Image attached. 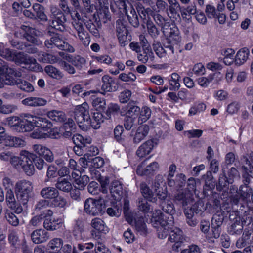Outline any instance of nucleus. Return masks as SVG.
Wrapping results in <instances>:
<instances>
[{
	"label": "nucleus",
	"instance_id": "1",
	"mask_svg": "<svg viewBox=\"0 0 253 253\" xmlns=\"http://www.w3.org/2000/svg\"><path fill=\"white\" fill-rule=\"evenodd\" d=\"M22 76L21 72H15L12 69L8 68L5 62L0 59V77L4 84H16L19 88L25 91H33L34 87L29 83L18 78Z\"/></svg>",
	"mask_w": 253,
	"mask_h": 253
},
{
	"label": "nucleus",
	"instance_id": "2",
	"mask_svg": "<svg viewBox=\"0 0 253 253\" xmlns=\"http://www.w3.org/2000/svg\"><path fill=\"white\" fill-rule=\"evenodd\" d=\"M0 55L8 60L13 61L18 64H24L28 70L39 72L42 69L36 59L21 52H16L8 48L0 49Z\"/></svg>",
	"mask_w": 253,
	"mask_h": 253
},
{
	"label": "nucleus",
	"instance_id": "3",
	"mask_svg": "<svg viewBox=\"0 0 253 253\" xmlns=\"http://www.w3.org/2000/svg\"><path fill=\"white\" fill-rule=\"evenodd\" d=\"M4 123L9 126H48V125H51L47 119L30 114L25 115L24 117L21 119L16 116L8 117Z\"/></svg>",
	"mask_w": 253,
	"mask_h": 253
},
{
	"label": "nucleus",
	"instance_id": "4",
	"mask_svg": "<svg viewBox=\"0 0 253 253\" xmlns=\"http://www.w3.org/2000/svg\"><path fill=\"white\" fill-rule=\"evenodd\" d=\"M35 155L26 150L20 152V156L11 158V164L16 168L21 167L28 175H32L35 171L33 165Z\"/></svg>",
	"mask_w": 253,
	"mask_h": 253
},
{
	"label": "nucleus",
	"instance_id": "5",
	"mask_svg": "<svg viewBox=\"0 0 253 253\" xmlns=\"http://www.w3.org/2000/svg\"><path fill=\"white\" fill-rule=\"evenodd\" d=\"M152 222H154L155 226H159L158 227V237L161 239L165 238L169 230L173 228V224L172 226L168 225L169 221L164 219V215L160 210H156L153 213Z\"/></svg>",
	"mask_w": 253,
	"mask_h": 253
},
{
	"label": "nucleus",
	"instance_id": "6",
	"mask_svg": "<svg viewBox=\"0 0 253 253\" xmlns=\"http://www.w3.org/2000/svg\"><path fill=\"white\" fill-rule=\"evenodd\" d=\"M33 190L31 182L26 180L18 181L15 184V192L17 199L23 204L28 202Z\"/></svg>",
	"mask_w": 253,
	"mask_h": 253
},
{
	"label": "nucleus",
	"instance_id": "7",
	"mask_svg": "<svg viewBox=\"0 0 253 253\" xmlns=\"http://www.w3.org/2000/svg\"><path fill=\"white\" fill-rule=\"evenodd\" d=\"M103 202L102 199H87L84 204L85 212L93 216L101 214L104 209Z\"/></svg>",
	"mask_w": 253,
	"mask_h": 253
},
{
	"label": "nucleus",
	"instance_id": "8",
	"mask_svg": "<svg viewBox=\"0 0 253 253\" xmlns=\"http://www.w3.org/2000/svg\"><path fill=\"white\" fill-rule=\"evenodd\" d=\"M163 32L167 37L168 42L170 44L169 45L166 46V48L169 50V54H173V45L178 44L180 41L179 30L175 26L172 25L169 28H164Z\"/></svg>",
	"mask_w": 253,
	"mask_h": 253
},
{
	"label": "nucleus",
	"instance_id": "9",
	"mask_svg": "<svg viewBox=\"0 0 253 253\" xmlns=\"http://www.w3.org/2000/svg\"><path fill=\"white\" fill-rule=\"evenodd\" d=\"M53 214V211L50 210L43 211L45 218L43 222V226L47 230L54 231L57 230L62 227L64 224V220L62 218L60 217L52 218Z\"/></svg>",
	"mask_w": 253,
	"mask_h": 253
},
{
	"label": "nucleus",
	"instance_id": "10",
	"mask_svg": "<svg viewBox=\"0 0 253 253\" xmlns=\"http://www.w3.org/2000/svg\"><path fill=\"white\" fill-rule=\"evenodd\" d=\"M188 192L187 193L178 194L175 197V199L178 201H181L183 206L184 207L193 202L192 193L195 192L196 187V180L192 178H189L187 184Z\"/></svg>",
	"mask_w": 253,
	"mask_h": 253
},
{
	"label": "nucleus",
	"instance_id": "11",
	"mask_svg": "<svg viewBox=\"0 0 253 253\" xmlns=\"http://www.w3.org/2000/svg\"><path fill=\"white\" fill-rule=\"evenodd\" d=\"M51 18L52 19L51 26L54 29L63 31L65 29L64 25L66 18L64 14L57 7H51Z\"/></svg>",
	"mask_w": 253,
	"mask_h": 253
},
{
	"label": "nucleus",
	"instance_id": "12",
	"mask_svg": "<svg viewBox=\"0 0 253 253\" xmlns=\"http://www.w3.org/2000/svg\"><path fill=\"white\" fill-rule=\"evenodd\" d=\"M91 226L93 229L91 231V235L93 238L99 239L102 235L109 232L108 227L100 218H93L91 221Z\"/></svg>",
	"mask_w": 253,
	"mask_h": 253
},
{
	"label": "nucleus",
	"instance_id": "13",
	"mask_svg": "<svg viewBox=\"0 0 253 253\" xmlns=\"http://www.w3.org/2000/svg\"><path fill=\"white\" fill-rule=\"evenodd\" d=\"M89 106L86 102L76 106L74 110V118L78 126H82V124L89 118Z\"/></svg>",
	"mask_w": 253,
	"mask_h": 253
},
{
	"label": "nucleus",
	"instance_id": "14",
	"mask_svg": "<svg viewBox=\"0 0 253 253\" xmlns=\"http://www.w3.org/2000/svg\"><path fill=\"white\" fill-rule=\"evenodd\" d=\"M139 111L140 108L132 103H129L125 107L121 109V115L126 116L127 118V120L125 121V126H132V117L137 115Z\"/></svg>",
	"mask_w": 253,
	"mask_h": 253
},
{
	"label": "nucleus",
	"instance_id": "15",
	"mask_svg": "<svg viewBox=\"0 0 253 253\" xmlns=\"http://www.w3.org/2000/svg\"><path fill=\"white\" fill-rule=\"evenodd\" d=\"M3 140L6 145L10 147H23L26 145V142L23 139L6 136L4 127H0V143Z\"/></svg>",
	"mask_w": 253,
	"mask_h": 253
},
{
	"label": "nucleus",
	"instance_id": "16",
	"mask_svg": "<svg viewBox=\"0 0 253 253\" xmlns=\"http://www.w3.org/2000/svg\"><path fill=\"white\" fill-rule=\"evenodd\" d=\"M159 140L157 138L148 140L139 147L136 152L137 155L140 158L145 157L157 146Z\"/></svg>",
	"mask_w": 253,
	"mask_h": 253
},
{
	"label": "nucleus",
	"instance_id": "17",
	"mask_svg": "<svg viewBox=\"0 0 253 253\" xmlns=\"http://www.w3.org/2000/svg\"><path fill=\"white\" fill-rule=\"evenodd\" d=\"M159 168V164L157 162H153L146 166V162L143 161L138 165L136 172L139 175H149L154 173Z\"/></svg>",
	"mask_w": 253,
	"mask_h": 253
},
{
	"label": "nucleus",
	"instance_id": "18",
	"mask_svg": "<svg viewBox=\"0 0 253 253\" xmlns=\"http://www.w3.org/2000/svg\"><path fill=\"white\" fill-rule=\"evenodd\" d=\"M117 37L119 43L122 46H125L130 40V35L126 26L123 24L117 22Z\"/></svg>",
	"mask_w": 253,
	"mask_h": 253
},
{
	"label": "nucleus",
	"instance_id": "19",
	"mask_svg": "<svg viewBox=\"0 0 253 253\" xmlns=\"http://www.w3.org/2000/svg\"><path fill=\"white\" fill-rule=\"evenodd\" d=\"M169 241L171 243H174L173 249L176 250L180 247L183 241L182 232L179 228L173 226V228L169 233Z\"/></svg>",
	"mask_w": 253,
	"mask_h": 253
},
{
	"label": "nucleus",
	"instance_id": "20",
	"mask_svg": "<svg viewBox=\"0 0 253 253\" xmlns=\"http://www.w3.org/2000/svg\"><path fill=\"white\" fill-rule=\"evenodd\" d=\"M48 117L52 120L56 122H64L65 124H68L69 126L75 125L72 119H69L68 121L65 122V114L63 112L59 110H52L47 113Z\"/></svg>",
	"mask_w": 253,
	"mask_h": 253
},
{
	"label": "nucleus",
	"instance_id": "21",
	"mask_svg": "<svg viewBox=\"0 0 253 253\" xmlns=\"http://www.w3.org/2000/svg\"><path fill=\"white\" fill-rule=\"evenodd\" d=\"M49 238L48 233L42 229L35 230L31 233L32 241L35 244L45 242Z\"/></svg>",
	"mask_w": 253,
	"mask_h": 253
},
{
	"label": "nucleus",
	"instance_id": "22",
	"mask_svg": "<svg viewBox=\"0 0 253 253\" xmlns=\"http://www.w3.org/2000/svg\"><path fill=\"white\" fill-rule=\"evenodd\" d=\"M34 151L40 156L43 157L47 162H51L54 159L52 152L48 148L39 144L33 146Z\"/></svg>",
	"mask_w": 253,
	"mask_h": 253
},
{
	"label": "nucleus",
	"instance_id": "23",
	"mask_svg": "<svg viewBox=\"0 0 253 253\" xmlns=\"http://www.w3.org/2000/svg\"><path fill=\"white\" fill-rule=\"evenodd\" d=\"M74 25L79 39L85 46H88L90 42V39L88 33L84 30L83 24H74Z\"/></svg>",
	"mask_w": 253,
	"mask_h": 253
},
{
	"label": "nucleus",
	"instance_id": "24",
	"mask_svg": "<svg viewBox=\"0 0 253 253\" xmlns=\"http://www.w3.org/2000/svg\"><path fill=\"white\" fill-rule=\"evenodd\" d=\"M250 52L249 48L243 47L239 49L235 55V65L240 66L249 59Z\"/></svg>",
	"mask_w": 253,
	"mask_h": 253
},
{
	"label": "nucleus",
	"instance_id": "25",
	"mask_svg": "<svg viewBox=\"0 0 253 253\" xmlns=\"http://www.w3.org/2000/svg\"><path fill=\"white\" fill-rule=\"evenodd\" d=\"M51 42L54 43L55 46L61 50H66L70 52H73L74 51L73 47L61 40L57 34L51 38Z\"/></svg>",
	"mask_w": 253,
	"mask_h": 253
},
{
	"label": "nucleus",
	"instance_id": "26",
	"mask_svg": "<svg viewBox=\"0 0 253 253\" xmlns=\"http://www.w3.org/2000/svg\"><path fill=\"white\" fill-rule=\"evenodd\" d=\"M253 242V231L245 230L243 233L241 239H239L236 242V246L239 248L244 247L246 244H251Z\"/></svg>",
	"mask_w": 253,
	"mask_h": 253
},
{
	"label": "nucleus",
	"instance_id": "27",
	"mask_svg": "<svg viewBox=\"0 0 253 253\" xmlns=\"http://www.w3.org/2000/svg\"><path fill=\"white\" fill-rule=\"evenodd\" d=\"M110 193L115 200H120L123 194V186L118 181L112 182L110 186Z\"/></svg>",
	"mask_w": 253,
	"mask_h": 253
},
{
	"label": "nucleus",
	"instance_id": "28",
	"mask_svg": "<svg viewBox=\"0 0 253 253\" xmlns=\"http://www.w3.org/2000/svg\"><path fill=\"white\" fill-rule=\"evenodd\" d=\"M67 244L64 245L63 241L61 238H54L48 242L47 248L48 250L52 251V252H57L62 250Z\"/></svg>",
	"mask_w": 253,
	"mask_h": 253
},
{
	"label": "nucleus",
	"instance_id": "29",
	"mask_svg": "<svg viewBox=\"0 0 253 253\" xmlns=\"http://www.w3.org/2000/svg\"><path fill=\"white\" fill-rule=\"evenodd\" d=\"M134 128L132 131L134 141L136 143H138L148 135L149 131V127Z\"/></svg>",
	"mask_w": 253,
	"mask_h": 253
},
{
	"label": "nucleus",
	"instance_id": "30",
	"mask_svg": "<svg viewBox=\"0 0 253 253\" xmlns=\"http://www.w3.org/2000/svg\"><path fill=\"white\" fill-rule=\"evenodd\" d=\"M23 104L30 106H44L47 103V101L41 97H30L22 101Z\"/></svg>",
	"mask_w": 253,
	"mask_h": 253
},
{
	"label": "nucleus",
	"instance_id": "31",
	"mask_svg": "<svg viewBox=\"0 0 253 253\" xmlns=\"http://www.w3.org/2000/svg\"><path fill=\"white\" fill-rule=\"evenodd\" d=\"M38 30L32 28H29L26 32L25 38L27 41L35 44H40L41 42L39 41L38 37L41 35Z\"/></svg>",
	"mask_w": 253,
	"mask_h": 253
},
{
	"label": "nucleus",
	"instance_id": "32",
	"mask_svg": "<svg viewBox=\"0 0 253 253\" xmlns=\"http://www.w3.org/2000/svg\"><path fill=\"white\" fill-rule=\"evenodd\" d=\"M102 87L101 89L107 92H112L116 90L115 87H113V85L115 82L114 80L109 75H104L102 78Z\"/></svg>",
	"mask_w": 253,
	"mask_h": 253
},
{
	"label": "nucleus",
	"instance_id": "33",
	"mask_svg": "<svg viewBox=\"0 0 253 253\" xmlns=\"http://www.w3.org/2000/svg\"><path fill=\"white\" fill-rule=\"evenodd\" d=\"M163 211L169 214L168 217H165L164 219L169 221L168 225L172 226L174 224V219L172 215L175 212L173 204L170 202H168L166 206L163 207Z\"/></svg>",
	"mask_w": 253,
	"mask_h": 253
},
{
	"label": "nucleus",
	"instance_id": "34",
	"mask_svg": "<svg viewBox=\"0 0 253 253\" xmlns=\"http://www.w3.org/2000/svg\"><path fill=\"white\" fill-rule=\"evenodd\" d=\"M235 51L232 48H227L222 53L224 56L223 61L224 63L227 65H231L233 63H235Z\"/></svg>",
	"mask_w": 253,
	"mask_h": 253
},
{
	"label": "nucleus",
	"instance_id": "35",
	"mask_svg": "<svg viewBox=\"0 0 253 253\" xmlns=\"http://www.w3.org/2000/svg\"><path fill=\"white\" fill-rule=\"evenodd\" d=\"M137 58L139 61L145 63L149 60L153 61L154 58V55L151 48H144L143 49V52L138 54Z\"/></svg>",
	"mask_w": 253,
	"mask_h": 253
},
{
	"label": "nucleus",
	"instance_id": "36",
	"mask_svg": "<svg viewBox=\"0 0 253 253\" xmlns=\"http://www.w3.org/2000/svg\"><path fill=\"white\" fill-rule=\"evenodd\" d=\"M41 195L45 199H54L59 195V192L54 187H46L41 190Z\"/></svg>",
	"mask_w": 253,
	"mask_h": 253
},
{
	"label": "nucleus",
	"instance_id": "37",
	"mask_svg": "<svg viewBox=\"0 0 253 253\" xmlns=\"http://www.w3.org/2000/svg\"><path fill=\"white\" fill-rule=\"evenodd\" d=\"M141 191L144 197L148 201L152 202H156L157 199L154 197L152 191L150 190L146 184L143 183L140 185Z\"/></svg>",
	"mask_w": 253,
	"mask_h": 253
},
{
	"label": "nucleus",
	"instance_id": "38",
	"mask_svg": "<svg viewBox=\"0 0 253 253\" xmlns=\"http://www.w3.org/2000/svg\"><path fill=\"white\" fill-rule=\"evenodd\" d=\"M180 77L177 73H173L171 74L169 80V89L170 90H177L180 88Z\"/></svg>",
	"mask_w": 253,
	"mask_h": 253
},
{
	"label": "nucleus",
	"instance_id": "39",
	"mask_svg": "<svg viewBox=\"0 0 253 253\" xmlns=\"http://www.w3.org/2000/svg\"><path fill=\"white\" fill-rule=\"evenodd\" d=\"M57 189L64 192H69L72 189L71 183L67 180L63 178H59L56 184Z\"/></svg>",
	"mask_w": 253,
	"mask_h": 253
},
{
	"label": "nucleus",
	"instance_id": "40",
	"mask_svg": "<svg viewBox=\"0 0 253 253\" xmlns=\"http://www.w3.org/2000/svg\"><path fill=\"white\" fill-rule=\"evenodd\" d=\"M44 71L50 77L57 80H60L63 77L62 73L52 65L46 66Z\"/></svg>",
	"mask_w": 253,
	"mask_h": 253
},
{
	"label": "nucleus",
	"instance_id": "41",
	"mask_svg": "<svg viewBox=\"0 0 253 253\" xmlns=\"http://www.w3.org/2000/svg\"><path fill=\"white\" fill-rule=\"evenodd\" d=\"M38 60L44 63H54L58 62L57 58L52 54L41 52L38 54Z\"/></svg>",
	"mask_w": 253,
	"mask_h": 253
},
{
	"label": "nucleus",
	"instance_id": "42",
	"mask_svg": "<svg viewBox=\"0 0 253 253\" xmlns=\"http://www.w3.org/2000/svg\"><path fill=\"white\" fill-rule=\"evenodd\" d=\"M66 59L69 62H71L75 66L80 68L85 63V60L84 58L80 56H72L71 55H66Z\"/></svg>",
	"mask_w": 253,
	"mask_h": 253
},
{
	"label": "nucleus",
	"instance_id": "43",
	"mask_svg": "<svg viewBox=\"0 0 253 253\" xmlns=\"http://www.w3.org/2000/svg\"><path fill=\"white\" fill-rule=\"evenodd\" d=\"M65 127H50L47 128V137L53 139L60 138L62 135Z\"/></svg>",
	"mask_w": 253,
	"mask_h": 253
},
{
	"label": "nucleus",
	"instance_id": "44",
	"mask_svg": "<svg viewBox=\"0 0 253 253\" xmlns=\"http://www.w3.org/2000/svg\"><path fill=\"white\" fill-rule=\"evenodd\" d=\"M241 198L243 200L248 201L250 200V198L252 199L253 190L252 189L246 186H242L240 188Z\"/></svg>",
	"mask_w": 253,
	"mask_h": 253
},
{
	"label": "nucleus",
	"instance_id": "45",
	"mask_svg": "<svg viewBox=\"0 0 253 253\" xmlns=\"http://www.w3.org/2000/svg\"><path fill=\"white\" fill-rule=\"evenodd\" d=\"M47 128L50 127H39L30 134V136L35 139L47 137Z\"/></svg>",
	"mask_w": 253,
	"mask_h": 253
},
{
	"label": "nucleus",
	"instance_id": "46",
	"mask_svg": "<svg viewBox=\"0 0 253 253\" xmlns=\"http://www.w3.org/2000/svg\"><path fill=\"white\" fill-rule=\"evenodd\" d=\"M33 8L38 18L43 21L47 20V16L44 13V8L42 5L39 4H35L33 6Z\"/></svg>",
	"mask_w": 253,
	"mask_h": 253
},
{
	"label": "nucleus",
	"instance_id": "47",
	"mask_svg": "<svg viewBox=\"0 0 253 253\" xmlns=\"http://www.w3.org/2000/svg\"><path fill=\"white\" fill-rule=\"evenodd\" d=\"M214 77V74H211L209 75L207 77H199L197 79V83L202 87H207L210 83L213 80Z\"/></svg>",
	"mask_w": 253,
	"mask_h": 253
},
{
	"label": "nucleus",
	"instance_id": "48",
	"mask_svg": "<svg viewBox=\"0 0 253 253\" xmlns=\"http://www.w3.org/2000/svg\"><path fill=\"white\" fill-rule=\"evenodd\" d=\"M72 139L75 144L80 146H85L86 144L91 143L90 138H84L81 135L78 134L74 135Z\"/></svg>",
	"mask_w": 253,
	"mask_h": 253
},
{
	"label": "nucleus",
	"instance_id": "49",
	"mask_svg": "<svg viewBox=\"0 0 253 253\" xmlns=\"http://www.w3.org/2000/svg\"><path fill=\"white\" fill-rule=\"evenodd\" d=\"M206 107L205 104L203 103H196L189 109V115L193 116L200 113L204 111Z\"/></svg>",
	"mask_w": 253,
	"mask_h": 253
},
{
	"label": "nucleus",
	"instance_id": "50",
	"mask_svg": "<svg viewBox=\"0 0 253 253\" xmlns=\"http://www.w3.org/2000/svg\"><path fill=\"white\" fill-rule=\"evenodd\" d=\"M151 110L147 106L142 107L139 119V123L141 124L146 122L150 117Z\"/></svg>",
	"mask_w": 253,
	"mask_h": 253
},
{
	"label": "nucleus",
	"instance_id": "51",
	"mask_svg": "<svg viewBox=\"0 0 253 253\" xmlns=\"http://www.w3.org/2000/svg\"><path fill=\"white\" fill-rule=\"evenodd\" d=\"M6 200L8 206L11 209L15 210L17 204L12 191H7Z\"/></svg>",
	"mask_w": 253,
	"mask_h": 253
},
{
	"label": "nucleus",
	"instance_id": "52",
	"mask_svg": "<svg viewBox=\"0 0 253 253\" xmlns=\"http://www.w3.org/2000/svg\"><path fill=\"white\" fill-rule=\"evenodd\" d=\"M92 58L96 60L98 63L107 65H111L113 61L112 58L107 54L94 56H92Z\"/></svg>",
	"mask_w": 253,
	"mask_h": 253
},
{
	"label": "nucleus",
	"instance_id": "53",
	"mask_svg": "<svg viewBox=\"0 0 253 253\" xmlns=\"http://www.w3.org/2000/svg\"><path fill=\"white\" fill-rule=\"evenodd\" d=\"M92 106L97 111L101 112L105 108V100L101 98H95L92 101Z\"/></svg>",
	"mask_w": 253,
	"mask_h": 253
},
{
	"label": "nucleus",
	"instance_id": "54",
	"mask_svg": "<svg viewBox=\"0 0 253 253\" xmlns=\"http://www.w3.org/2000/svg\"><path fill=\"white\" fill-rule=\"evenodd\" d=\"M126 12L127 14V18L130 23L134 27H137L139 25V21L134 9L131 8L130 14H128L126 11Z\"/></svg>",
	"mask_w": 253,
	"mask_h": 253
},
{
	"label": "nucleus",
	"instance_id": "55",
	"mask_svg": "<svg viewBox=\"0 0 253 253\" xmlns=\"http://www.w3.org/2000/svg\"><path fill=\"white\" fill-rule=\"evenodd\" d=\"M5 218L7 221L13 226H17L19 225V221L17 217L10 211L7 210L5 214Z\"/></svg>",
	"mask_w": 253,
	"mask_h": 253
},
{
	"label": "nucleus",
	"instance_id": "56",
	"mask_svg": "<svg viewBox=\"0 0 253 253\" xmlns=\"http://www.w3.org/2000/svg\"><path fill=\"white\" fill-rule=\"evenodd\" d=\"M52 203L54 207L61 208H65L68 206L66 199L62 196L59 195L53 199Z\"/></svg>",
	"mask_w": 253,
	"mask_h": 253
},
{
	"label": "nucleus",
	"instance_id": "57",
	"mask_svg": "<svg viewBox=\"0 0 253 253\" xmlns=\"http://www.w3.org/2000/svg\"><path fill=\"white\" fill-rule=\"evenodd\" d=\"M193 202L191 203L190 205L192 204V207L190 209H184V213L186 217H188V215L191 217H195V215L198 214L200 210L198 208V206L196 203L192 204Z\"/></svg>",
	"mask_w": 253,
	"mask_h": 253
},
{
	"label": "nucleus",
	"instance_id": "58",
	"mask_svg": "<svg viewBox=\"0 0 253 253\" xmlns=\"http://www.w3.org/2000/svg\"><path fill=\"white\" fill-rule=\"evenodd\" d=\"M243 229V225L239 221L236 220V222L233 223L229 229V232L231 234H240L241 233Z\"/></svg>",
	"mask_w": 253,
	"mask_h": 253
},
{
	"label": "nucleus",
	"instance_id": "59",
	"mask_svg": "<svg viewBox=\"0 0 253 253\" xmlns=\"http://www.w3.org/2000/svg\"><path fill=\"white\" fill-rule=\"evenodd\" d=\"M119 79L123 82H132L136 80L137 77L132 72H129L128 74L122 73L119 75Z\"/></svg>",
	"mask_w": 253,
	"mask_h": 253
},
{
	"label": "nucleus",
	"instance_id": "60",
	"mask_svg": "<svg viewBox=\"0 0 253 253\" xmlns=\"http://www.w3.org/2000/svg\"><path fill=\"white\" fill-rule=\"evenodd\" d=\"M16 109V106L11 104H3L0 99V113L9 114L13 112Z\"/></svg>",
	"mask_w": 253,
	"mask_h": 253
},
{
	"label": "nucleus",
	"instance_id": "61",
	"mask_svg": "<svg viewBox=\"0 0 253 253\" xmlns=\"http://www.w3.org/2000/svg\"><path fill=\"white\" fill-rule=\"evenodd\" d=\"M9 243L13 246H16L19 243V237L16 231L11 230L8 235Z\"/></svg>",
	"mask_w": 253,
	"mask_h": 253
},
{
	"label": "nucleus",
	"instance_id": "62",
	"mask_svg": "<svg viewBox=\"0 0 253 253\" xmlns=\"http://www.w3.org/2000/svg\"><path fill=\"white\" fill-rule=\"evenodd\" d=\"M153 46V49L158 56L160 58L166 56L167 51L164 49L159 42H156L154 43Z\"/></svg>",
	"mask_w": 253,
	"mask_h": 253
},
{
	"label": "nucleus",
	"instance_id": "63",
	"mask_svg": "<svg viewBox=\"0 0 253 253\" xmlns=\"http://www.w3.org/2000/svg\"><path fill=\"white\" fill-rule=\"evenodd\" d=\"M89 181V178L88 176L84 175L77 179V181L75 182V184L77 186L78 189H83L87 184Z\"/></svg>",
	"mask_w": 253,
	"mask_h": 253
},
{
	"label": "nucleus",
	"instance_id": "64",
	"mask_svg": "<svg viewBox=\"0 0 253 253\" xmlns=\"http://www.w3.org/2000/svg\"><path fill=\"white\" fill-rule=\"evenodd\" d=\"M120 110V107L116 103H110L108 106L106 115L107 117L111 118L112 115L117 113Z\"/></svg>",
	"mask_w": 253,
	"mask_h": 253
}]
</instances>
